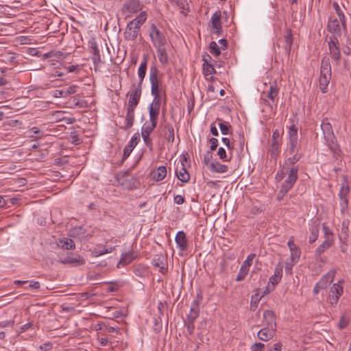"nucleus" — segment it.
I'll return each mask as SVG.
<instances>
[{
    "mask_svg": "<svg viewBox=\"0 0 351 351\" xmlns=\"http://www.w3.org/2000/svg\"><path fill=\"white\" fill-rule=\"evenodd\" d=\"M167 176V168L165 166H160L153 173V179L157 182L162 180Z\"/></svg>",
    "mask_w": 351,
    "mask_h": 351,
    "instance_id": "obj_32",
    "label": "nucleus"
},
{
    "mask_svg": "<svg viewBox=\"0 0 351 351\" xmlns=\"http://www.w3.org/2000/svg\"><path fill=\"white\" fill-rule=\"evenodd\" d=\"M321 128L323 131L324 139L329 148L332 151L335 152L338 149V146L336 143V138L333 133L332 125L326 119L322 121Z\"/></svg>",
    "mask_w": 351,
    "mask_h": 351,
    "instance_id": "obj_4",
    "label": "nucleus"
},
{
    "mask_svg": "<svg viewBox=\"0 0 351 351\" xmlns=\"http://www.w3.org/2000/svg\"><path fill=\"white\" fill-rule=\"evenodd\" d=\"M169 132V136H168V141L173 142L174 141V132H173V128L171 126L168 127L167 128Z\"/></svg>",
    "mask_w": 351,
    "mask_h": 351,
    "instance_id": "obj_60",
    "label": "nucleus"
},
{
    "mask_svg": "<svg viewBox=\"0 0 351 351\" xmlns=\"http://www.w3.org/2000/svg\"><path fill=\"white\" fill-rule=\"evenodd\" d=\"M279 88L277 86L276 83L270 84L269 90L263 93L265 94V98L263 99V101L265 104H267L271 110L273 109V104L276 101H278V96L279 94Z\"/></svg>",
    "mask_w": 351,
    "mask_h": 351,
    "instance_id": "obj_8",
    "label": "nucleus"
},
{
    "mask_svg": "<svg viewBox=\"0 0 351 351\" xmlns=\"http://www.w3.org/2000/svg\"><path fill=\"white\" fill-rule=\"evenodd\" d=\"M209 144H210V149L208 151L210 152H217L216 149L218 146L219 142L218 140L215 138H210L208 140Z\"/></svg>",
    "mask_w": 351,
    "mask_h": 351,
    "instance_id": "obj_50",
    "label": "nucleus"
},
{
    "mask_svg": "<svg viewBox=\"0 0 351 351\" xmlns=\"http://www.w3.org/2000/svg\"><path fill=\"white\" fill-rule=\"evenodd\" d=\"M149 34L154 47L166 45L165 36L154 24L150 26Z\"/></svg>",
    "mask_w": 351,
    "mask_h": 351,
    "instance_id": "obj_7",
    "label": "nucleus"
},
{
    "mask_svg": "<svg viewBox=\"0 0 351 351\" xmlns=\"http://www.w3.org/2000/svg\"><path fill=\"white\" fill-rule=\"evenodd\" d=\"M319 224H314L310 228V235L308 242L313 243L315 242L319 237Z\"/></svg>",
    "mask_w": 351,
    "mask_h": 351,
    "instance_id": "obj_34",
    "label": "nucleus"
},
{
    "mask_svg": "<svg viewBox=\"0 0 351 351\" xmlns=\"http://www.w3.org/2000/svg\"><path fill=\"white\" fill-rule=\"evenodd\" d=\"M220 157L221 159H223L226 161L228 160V159L231 158V157L229 156V154H227L225 149L222 147H221L220 149Z\"/></svg>",
    "mask_w": 351,
    "mask_h": 351,
    "instance_id": "obj_59",
    "label": "nucleus"
},
{
    "mask_svg": "<svg viewBox=\"0 0 351 351\" xmlns=\"http://www.w3.org/2000/svg\"><path fill=\"white\" fill-rule=\"evenodd\" d=\"M184 161L186 162L185 158L181 160L180 167L178 165L176 169V173L179 180L182 182H187L189 180L190 176L184 167Z\"/></svg>",
    "mask_w": 351,
    "mask_h": 351,
    "instance_id": "obj_19",
    "label": "nucleus"
},
{
    "mask_svg": "<svg viewBox=\"0 0 351 351\" xmlns=\"http://www.w3.org/2000/svg\"><path fill=\"white\" fill-rule=\"evenodd\" d=\"M331 79V75L320 74L319 86L322 93L327 91L328 85Z\"/></svg>",
    "mask_w": 351,
    "mask_h": 351,
    "instance_id": "obj_36",
    "label": "nucleus"
},
{
    "mask_svg": "<svg viewBox=\"0 0 351 351\" xmlns=\"http://www.w3.org/2000/svg\"><path fill=\"white\" fill-rule=\"evenodd\" d=\"M263 316V322L265 326L276 329V317L273 311H265Z\"/></svg>",
    "mask_w": 351,
    "mask_h": 351,
    "instance_id": "obj_17",
    "label": "nucleus"
},
{
    "mask_svg": "<svg viewBox=\"0 0 351 351\" xmlns=\"http://www.w3.org/2000/svg\"><path fill=\"white\" fill-rule=\"evenodd\" d=\"M147 17V12L141 11L135 19L130 21L123 33L124 38L128 40H134L137 38L140 29L145 22Z\"/></svg>",
    "mask_w": 351,
    "mask_h": 351,
    "instance_id": "obj_1",
    "label": "nucleus"
},
{
    "mask_svg": "<svg viewBox=\"0 0 351 351\" xmlns=\"http://www.w3.org/2000/svg\"><path fill=\"white\" fill-rule=\"evenodd\" d=\"M343 181L341 184L340 191L339 193V196L341 199H344L346 202H348L346 197L350 192V187L346 177L343 176Z\"/></svg>",
    "mask_w": 351,
    "mask_h": 351,
    "instance_id": "obj_30",
    "label": "nucleus"
},
{
    "mask_svg": "<svg viewBox=\"0 0 351 351\" xmlns=\"http://www.w3.org/2000/svg\"><path fill=\"white\" fill-rule=\"evenodd\" d=\"M134 273L138 277L144 278L147 275V270L143 267H138L134 270Z\"/></svg>",
    "mask_w": 351,
    "mask_h": 351,
    "instance_id": "obj_46",
    "label": "nucleus"
},
{
    "mask_svg": "<svg viewBox=\"0 0 351 351\" xmlns=\"http://www.w3.org/2000/svg\"><path fill=\"white\" fill-rule=\"evenodd\" d=\"M91 58H92V61L93 62L94 66L95 67L98 66L101 62L100 55L96 54V56H93Z\"/></svg>",
    "mask_w": 351,
    "mask_h": 351,
    "instance_id": "obj_62",
    "label": "nucleus"
},
{
    "mask_svg": "<svg viewBox=\"0 0 351 351\" xmlns=\"http://www.w3.org/2000/svg\"><path fill=\"white\" fill-rule=\"evenodd\" d=\"M210 52L216 56L219 55V48L217 46V44L215 41H212L209 45Z\"/></svg>",
    "mask_w": 351,
    "mask_h": 351,
    "instance_id": "obj_48",
    "label": "nucleus"
},
{
    "mask_svg": "<svg viewBox=\"0 0 351 351\" xmlns=\"http://www.w3.org/2000/svg\"><path fill=\"white\" fill-rule=\"evenodd\" d=\"M199 313V306L197 301H193L191 304L189 313L187 314L189 323L193 324V322L198 317Z\"/></svg>",
    "mask_w": 351,
    "mask_h": 351,
    "instance_id": "obj_23",
    "label": "nucleus"
},
{
    "mask_svg": "<svg viewBox=\"0 0 351 351\" xmlns=\"http://www.w3.org/2000/svg\"><path fill=\"white\" fill-rule=\"evenodd\" d=\"M202 60L204 61L203 63V73L206 76V77L208 80H213V74L215 73V67L213 64L209 62L210 60V57L208 54L205 53L202 56Z\"/></svg>",
    "mask_w": 351,
    "mask_h": 351,
    "instance_id": "obj_13",
    "label": "nucleus"
},
{
    "mask_svg": "<svg viewBox=\"0 0 351 351\" xmlns=\"http://www.w3.org/2000/svg\"><path fill=\"white\" fill-rule=\"evenodd\" d=\"M76 85H71L69 87H68L66 90H64L65 97H66L69 95L75 93L76 92Z\"/></svg>",
    "mask_w": 351,
    "mask_h": 351,
    "instance_id": "obj_53",
    "label": "nucleus"
},
{
    "mask_svg": "<svg viewBox=\"0 0 351 351\" xmlns=\"http://www.w3.org/2000/svg\"><path fill=\"white\" fill-rule=\"evenodd\" d=\"M175 241L180 250H184L187 247L186 234L183 231L178 232L175 237Z\"/></svg>",
    "mask_w": 351,
    "mask_h": 351,
    "instance_id": "obj_25",
    "label": "nucleus"
},
{
    "mask_svg": "<svg viewBox=\"0 0 351 351\" xmlns=\"http://www.w3.org/2000/svg\"><path fill=\"white\" fill-rule=\"evenodd\" d=\"M210 32L217 36L219 35V12L217 11L212 16Z\"/></svg>",
    "mask_w": 351,
    "mask_h": 351,
    "instance_id": "obj_27",
    "label": "nucleus"
},
{
    "mask_svg": "<svg viewBox=\"0 0 351 351\" xmlns=\"http://www.w3.org/2000/svg\"><path fill=\"white\" fill-rule=\"evenodd\" d=\"M149 81L151 84V94L154 97L152 102H160L159 98V82L158 80V76L155 69H151L150 70Z\"/></svg>",
    "mask_w": 351,
    "mask_h": 351,
    "instance_id": "obj_6",
    "label": "nucleus"
},
{
    "mask_svg": "<svg viewBox=\"0 0 351 351\" xmlns=\"http://www.w3.org/2000/svg\"><path fill=\"white\" fill-rule=\"evenodd\" d=\"M256 256L255 254H250L247 256V259L243 261L240 270L237 274L236 280L241 281L243 280L249 272L250 266L252 265V261Z\"/></svg>",
    "mask_w": 351,
    "mask_h": 351,
    "instance_id": "obj_10",
    "label": "nucleus"
},
{
    "mask_svg": "<svg viewBox=\"0 0 351 351\" xmlns=\"http://www.w3.org/2000/svg\"><path fill=\"white\" fill-rule=\"evenodd\" d=\"M147 60L146 58H144L141 61L140 66L138 69V77L139 79V83L141 85L145 77L146 71H147Z\"/></svg>",
    "mask_w": 351,
    "mask_h": 351,
    "instance_id": "obj_31",
    "label": "nucleus"
},
{
    "mask_svg": "<svg viewBox=\"0 0 351 351\" xmlns=\"http://www.w3.org/2000/svg\"><path fill=\"white\" fill-rule=\"evenodd\" d=\"M282 276V265L278 263L275 269L274 274L269 278V282L274 285H276L281 280Z\"/></svg>",
    "mask_w": 351,
    "mask_h": 351,
    "instance_id": "obj_26",
    "label": "nucleus"
},
{
    "mask_svg": "<svg viewBox=\"0 0 351 351\" xmlns=\"http://www.w3.org/2000/svg\"><path fill=\"white\" fill-rule=\"evenodd\" d=\"M134 108L128 107L127 114L125 116V125L127 128H130L133 125L134 119Z\"/></svg>",
    "mask_w": 351,
    "mask_h": 351,
    "instance_id": "obj_38",
    "label": "nucleus"
},
{
    "mask_svg": "<svg viewBox=\"0 0 351 351\" xmlns=\"http://www.w3.org/2000/svg\"><path fill=\"white\" fill-rule=\"evenodd\" d=\"M157 56L159 60V62L162 64H165L168 62V56L166 51L165 45H162L160 47H156Z\"/></svg>",
    "mask_w": 351,
    "mask_h": 351,
    "instance_id": "obj_29",
    "label": "nucleus"
},
{
    "mask_svg": "<svg viewBox=\"0 0 351 351\" xmlns=\"http://www.w3.org/2000/svg\"><path fill=\"white\" fill-rule=\"evenodd\" d=\"M141 136L143 138L144 143L147 146L152 147V141L151 138L149 137V135L141 134Z\"/></svg>",
    "mask_w": 351,
    "mask_h": 351,
    "instance_id": "obj_56",
    "label": "nucleus"
},
{
    "mask_svg": "<svg viewBox=\"0 0 351 351\" xmlns=\"http://www.w3.org/2000/svg\"><path fill=\"white\" fill-rule=\"evenodd\" d=\"M340 21L338 20L335 16H330L329 17L327 29L332 34L331 38H339L341 36V28L340 25Z\"/></svg>",
    "mask_w": 351,
    "mask_h": 351,
    "instance_id": "obj_9",
    "label": "nucleus"
},
{
    "mask_svg": "<svg viewBox=\"0 0 351 351\" xmlns=\"http://www.w3.org/2000/svg\"><path fill=\"white\" fill-rule=\"evenodd\" d=\"M221 141L226 145L228 149L229 150V156L232 157V151L234 148L233 144L230 142V139L229 138L223 137L221 138Z\"/></svg>",
    "mask_w": 351,
    "mask_h": 351,
    "instance_id": "obj_47",
    "label": "nucleus"
},
{
    "mask_svg": "<svg viewBox=\"0 0 351 351\" xmlns=\"http://www.w3.org/2000/svg\"><path fill=\"white\" fill-rule=\"evenodd\" d=\"M156 123L151 121H146L141 128V134L150 135L154 128L156 127Z\"/></svg>",
    "mask_w": 351,
    "mask_h": 351,
    "instance_id": "obj_37",
    "label": "nucleus"
},
{
    "mask_svg": "<svg viewBox=\"0 0 351 351\" xmlns=\"http://www.w3.org/2000/svg\"><path fill=\"white\" fill-rule=\"evenodd\" d=\"M174 202L176 204L180 205L184 202V197L182 195H177L174 197Z\"/></svg>",
    "mask_w": 351,
    "mask_h": 351,
    "instance_id": "obj_57",
    "label": "nucleus"
},
{
    "mask_svg": "<svg viewBox=\"0 0 351 351\" xmlns=\"http://www.w3.org/2000/svg\"><path fill=\"white\" fill-rule=\"evenodd\" d=\"M152 264L154 267L158 269V271L160 273L165 274L167 272L168 268L167 266L166 258L163 254H156L153 258Z\"/></svg>",
    "mask_w": 351,
    "mask_h": 351,
    "instance_id": "obj_15",
    "label": "nucleus"
},
{
    "mask_svg": "<svg viewBox=\"0 0 351 351\" xmlns=\"http://www.w3.org/2000/svg\"><path fill=\"white\" fill-rule=\"evenodd\" d=\"M142 93V86L140 84H138L137 86L134 87V88L128 93L129 95V99H128V107L130 108H136L138 105Z\"/></svg>",
    "mask_w": 351,
    "mask_h": 351,
    "instance_id": "obj_12",
    "label": "nucleus"
},
{
    "mask_svg": "<svg viewBox=\"0 0 351 351\" xmlns=\"http://www.w3.org/2000/svg\"><path fill=\"white\" fill-rule=\"evenodd\" d=\"M220 130H221V133L224 135L230 134H232V132L231 125L227 123L223 122V121L222 122L221 121V125H220Z\"/></svg>",
    "mask_w": 351,
    "mask_h": 351,
    "instance_id": "obj_43",
    "label": "nucleus"
},
{
    "mask_svg": "<svg viewBox=\"0 0 351 351\" xmlns=\"http://www.w3.org/2000/svg\"><path fill=\"white\" fill-rule=\"evenodd\" d=\"M206 186L209 189H215L218 192V182L217 181H208L206 184Z\"/></svg>",
    "mask_w": 351,
    "mask_h": 351,
    "instance_id": "obj_55",
    "label": "nucleus"
},
{
    "mask_svg": "<svg viewBox=\"0 0 351 351\" xmlns=\"http://www.w3.org/2000/svg\"><path fill=\"white\" fill-rule=\"evenodd\" d=\"M52 344L49 342L45 343L40 346V349L43 351H49L51 350Z\"/></svg>",
    "mask_w": 351,
    "mask_h": 351,
    "instance_id": "obj_58",
    "label": "nucleus"
},
{
    "mask_svg": "<svg viewBox=\"0 0 351 351\" xmlns=\"http://www.w3.org/2000/svg\"><path fill=\"white\" fill-rule=\"evenodd\" d=\"M276 330V329L270 327L265 326L258 332V337L261 341H267L274 337Z\"/></svg>",
    "mask_w": 351,
    "mask_h": 351,
    "instance_id": "obj_21",
    "label": "nucleus"
},
{
    "mask_svg": "<svg viewBox=\"0 0 351 351\" xmlns=\"http://www.w3.org/2000/svg\"><path fill=\"white\" fill-rule=\"evenodd\" d=\"M298 167L288 168L287 178L280 187V193L287 194L292 189L298 180Z\"/></svg>",
    "mask_w": 351,
    "mask_h": 351,
    "instance_id": "obj_5",
    "label": "nucleus"
},
{
    "mask_svg": "<svg viewBox=\"0 0 351 351\" xmlns=\"http://www.w3.org/2000/svg\"><path fill=\"white\" fill-rule=\"evenodd\" d=\"M140 140L139 134H137L136 136H133L130 141V148H132V149L135 147V146L138 144Z\"/></svg>",
    "mask_w": 351,
    "mask_h": 351,
    "instance_id": "obj_52",
    "label": "nucleus"
},
{
    "mask_svg": "<svg viewBox=\"0 0 351 351\" xmlns=\"http://www.w3.org/2000/svg\"><path fill=\"white\" fill-rule=\"evenodd\" d=\"M324 241L315 250V256H319L334 245V234L325 223L322 224Z\"/></svg>",
    "mask_w": 351,
    "mask_h": 351,
    "instance_id": "obj_2",
    "label": "nucleus"
},
{
    "mask_svg": "<svg viewBox=\"0 0 351 351\" xmlns=\"http://www.w3.org/2000/svg\"><path fill=\"white\" fill-rule=\"evenodd\" d=\"M219 149L215 152L207 151L204 157V167L212 173H219V162L218 161Z\"/></svg>",
    "mask_w": 351,
    "mask_h": 351,
    "instance_id": "obj_3",
    "label": "nucleus"
},
{
    "mask_svg": "<svg viewBox=\"0 0 351 351\" xmlns=\"http://www.w3.org/2000/svg\"><path fill=\"white\" fill-rule=\"evenodd\" d=\"M335 274H336L335 269L330 270L317 282V287H321V289L327 288L328 285L333 281V280L335 278Z\"/></svg>",
    "mask_w": 351,
    "mask_h": 351,
    "instance_id": "obj_22",
    "label": "nucleus"
},
{
    "mask_svg": "<svg viewBox=\"0 0 351 351\" xmlns=\"http://www.w3.org/2000/svg\"><path fill=\"white\" fill-rule=\"evenodd\" d=\"M320 74L331 75V66L329 58H324L322 60Z\"/></svg>",
    "mask_w": 351,
    "mask_h": 351,
    "instance_id": "obj_33",
    "label": "nucleus"
},
{
    "mask_svg": "<svg viewBox=\"0 0 351 351\" xmlns=\"http://www.w3.org/2000/svg\"><path fill=\"white\" fill-rule=\"evenodd\" d=\"M330 291L333 295L335 294V295L340 297L343 293V287L339 284L335 283L331 288Z\"/></svg>",
    "mask_w": 351,
    "mask_h": 351,
    "instance_id": "obj_45",
    "label": "nucleus"
},
{
    "mask_svg": "<svg viewBox=\"0 0 351 351\" xmlns=\"http://www.w3.org/2000/svg\"><path fill=\"white\" fill-rule=\"evenodd\" d=\"M285 41L286 43L285 49L287 53H289L293 43L291 31L290 29H288L287 31V34L285 36Z\"/></svg>",
    "mask_w": 351,
    "mask_h": 351,
    "instance_id": "obj_42",
    "label": "nucleus"
},
{
    "mask_svg": "<svg viewBox=\"0 0 351 351\" xmlns=\"http://www.w3.org/2000/svg\"><path fill=\"white\" fill-rule=\"evenodd\" d=\"M58 245L64 250H72L75 248V243L71 239L64 238L60 239Z\"/></svg>",
    "mask_w": 351,
    "mask_h": 351,
    "instance_id": "obj_35",
    "label": "nucleus"
},
{
    "mask_svg": "<svg viewBox=\"0 0 351 351\" xmlns=\"http://www.w3.org/2000/svg\"><path fill=\"white\" fill-rule=\"evenodd\" d=\"M265 345L261 343H255L251 346L252 351H263Z\"/></svg>",
    "mask_w": 351,
    "mask_h": 351,
    "instance_id": "obj_54",
    "label": "nucleus"
},
{
    "mask_svg": "<svg viewBox=\"0 0 351 351\" xmlns=\"http://www.w3.org/2000/svg\"><path fill=\"white\" fill-rule=\"evenodd\" d=\"M260 298L258 295H253L251 298L250 310L254 311L257 308L258 303L259 302Z\"/></svg>",
    "mask_w": 351,
    "mask_h": 351,
    "instance_id": "obj_49",
    "label": "nucleus"
},
{
    "mask_svg": "<svg viewBox=\"0 0 351 351\" xmlns=\"http://www.w3.org/2000/svg\"><path fill=\"white\" fill-rule=\"evenodd\" d=\"M133 259H134V256H133L132 252H129L122 253L121 256L120 261L118 263V265H121V264L124 265H128L130 263H131Z\"/></svg>",
    "mask_w": 351,
    "mask_h": 351,
    "instance_id": "obj_41",
    "label": "nucleus"
},
{
    "mask_svg": "<svg viewBox=\"0 0 351 351\" xmlns=\"http://www.w3.org/2000/svg\"><path fill=\"white\" fill-rule=\"evenodd\" d=\"M281 348L282 344L280 343H276L273 346L272 348L268 351H281Z\"/></svg>",
    "mask_w": 351,
    "mask_h": 351,
    "instance_id": "obj_64",
    "label": "nucleus"
},
{
    "mask_svg": "<svg viewBox=\"0 0 351 351\" xmlns=\"http://www.w3.org/2000/svg\"><path fill=\"white\" fill-rule=\"evenodd\" d=\"M125 10L130 14H134L141 10V3L136 0L128 1L124 6Z\"/></svg>",
    "mask_w": 351,
    "mask_h": 351,
    "instance_id": "obj_28",
    "label": "nucleus"
},
{
    "mask_svg": "<svg viewBox=\"0 0 351 351\" xmlns=\"http://www.w3.org/2000/svg\"><path fill=\"white\" fill-rule=\"evenodd\" d=\"M287 245L289 248V250L291 252V258L293 262H297L301 255V250L294 243V237L291 236L289 241L287 243Z\"/></svg>",
    "mask_w": 351,
    "mask_h": 351,
    "instance_id": "obj_18",
    "label": "nucleus"
},
{
    "mask_svg": "<svg viewBox=\"0 0 351 351\" xmlns=\"http://www.w3.org/2000/svg\"><path fill=\"white\" fill-rule=\"evenodd\" d=\"M332 6H333L334 9L335 10L336 13H337V14L339 17V19L341 22V27L343 29V33L345 34H346L348 32V29H347L346 16H345L343 11L341 10L340 6L339 5V4L337 2H334L332 4Z\"/></svg>",
    "mask_w": 351,
    "mask_h": 351,
    "instance_id": "obj_24",
    "label": "nucleus"
},
{
    "mask_svg": "<svg viewBox=\"0 0 351 351\" xmlns=\"http://www.w3.org/2000/svg\"><path fill=\"white\" fill-rule=\"evenodd\" d=\"M160 108V102H152L148 107L149 110V121L157 124V119L159 115Z\"/></svg>",
    "mask_w": 351,
    "mask_h": 351,
    "instance_id": "obj_20",
    "label": "nucleus"
},
{
    "mask_svg": "<svg viewBox=\"0 0 351 351\" xmlns=\"http://www.w3.org/2000/svg\"><path fill=\"white\" fill-rule=\"evenodd\" d=\"M328 48L332 58L338 64L341 59L339 39L337 38H330L328 41Z\"/></svg>",
    "mask_w": 351,
    "mask_h": 351,
    "instance_id": "obj_11",
    "label": "nucleus"
},
{
    "mask_svg": "<svg viewBox=\"0 0 351 351\" xmlns=\"http://www.w3.org/2000/svg\"><path fill=\"white\" fill-rule=\"evenodd\" d=\"M288 173V167L282 165L281 169L276 173V179L278 181L282 180Z\"/></svg>",
    "mask_w": 351,
    "mask_h": 351,
    "instance_id": "obj_44",
    "label": "nucleus"
},
{
    "mask_svg": "<svg viewBox=\"0 0 351 351\" xmlns=\"http://www.w3.org/2000/svg\"><path fill=\"white\" fill-rule=\"evenodd\" d=\"M51 95L55 98H65L64 90H54L51 91Z\"/></svg>",
    "mask_w": 351,
    "mask_h": 351,
    "instance_id": "obj_51",
    "label": "nucleus"
},
{
    "mask_svg": "<svg viewBox=\"0 0 351 351\" xmlns=\"http://www.w3.org/2000/svg\"><path fill=\"white\" fill-rule=\"evenodd\" d=\"M289 152L292 154L295 152L298 145V128L295 125L290 126L289 130Z\"/></svg>",
    "mask_w": 351,
    "mask_h": 351,
    "instance_id": "obj_14",
    "label": "nucleus"
},
{
    "mask_svg": "<svg viewBox=\"0 0 351 351\" xmlns=\"http://www.w3.org/2000/svg\"><path fill=\"white\" fill-rule=\"evenodd\" d=\"M64 263H71V264H77V265H82L84 263V260L80 256H68L64 261H62Z\"/></svg>",
    "mask_w": 351,
    "mask_h": 351,
    "instance_id": "obj_40",
    "label": "nucleus"
},
{
    "mask_svg": "<svg viewBox=\"0 0 351 351\" xmlns=\"http://www.w3.org/2000/svg\"><path fill=\"white\" fill-rule=\"evenodd\" d=\"M302 155L300 154L296 153L292 157L288 158L284 163V166H287L288 168H291L293 167H297L295 164L300 160Z\"/></svg>",
    "mask_w": 351,
    "mask_h": 351,
    "instance_id": "obj_39",
    "label": "nucleus"
},
{
    "mask_svg": "<svg viewBox=\"0 0 351 351\" xmlns=\"http://www.w3.org/2000/svg\"><path fill=\"white\" fill-rule=\"evenodd\" d=\"M339 295H332L329 296V302L331 304H336L339 301Z\"/></svg>",
    "mask_w": 351,
    "mask_h": 351,
    "instance_id": "obj_63",
    "label": "nucleus"
},
{
    "mask_svg": "<svg viewBox=\"0 0 351 351\" xmlns=\"http://www.w3.org/2000/svg\"><path fill=\"white\" fill-rule=\"evenodd\" d=\"M280 144V132L278 130H276L272 134V143L271 145V156L273 158H276L278 156Z\"/></svg>",
    "mask_w": 351,
    "mask_h": 351,
    "instance_id": "obj_16",
    "label": "nucleus"
},
{
    "mask_svg": "<svg viewBox=\"0 0 351 351\" xmlns=\"http://www.w3.org/2000/svg\"><path fill=\"white\" fill-rule=\"evenodd\" d=\"M115 249V247H110L108 248H106L103 250H101L98 252L99 256H101L106 254L111 253Z\"/></svg>",
    "mask_w": 351,
    "mask_h": 351,
    "instance_id": "obj_61",
    "label": "nucleus"
}]
</instances>
